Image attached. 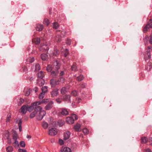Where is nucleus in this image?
<instances>
[{"instance_id":"obj_15","label":"nucleus","mask_w":152,"mask_h":152,"mask_svg":"<svg viewBox=\"0 0 152 152\" xmlns=\"http://www.w3.org/2000/svg\"><path fill=\"white\" fill-rule=\"evenodd\" d=\"M61 114L64 115L66 116L69 114L68 111L65 109L62 108L60 112Z\"/></svg>"},{"instance_id":"obj_24","label":"nucleus","mask_w":152,"mask_h":152,"mask_svg":"<svg viewBox=\"0 0 152 152\" xmlns=\"http://www.w3.org/2000/svg\"><path fill=\"white\" fill-rule=\"evenodd\" d=\"M146 55L145 56V59H150L151 58V54L150 51H147L145 53Z\"/></svg>"},{"instance_id":"obj_44","label":"nucleus","mask_w":152,"mask_h":152,"mask_svg":"<svg viewBox=\"0 0 152 152\" xmlns=\"http://www.w3.org/2000/svg\"><path fill=\"white\" fill-rule=\"evenodd\" d=\"M147 25L149 26L150 28H152V19H151L149 20V21Z\"/></svg>"},{"instance_id":"obj_20","label":"nucleus","mask_w":152,"mask_h":152,"mask_svg":"<svg viewBox=\"0 0 152 152\" xmlns=\"http://www.w3.org/2000/svg\"><path fill=\"white\" fill-rule=\"evenodd\" d=\"M36 28L37 31H41L43 28V26L42 24H37L36 26Z\"/></svg>"},{"instance_id":"obj_57","label":"nucleus","mask_w":152,"mask_h":152,"mask_svg":"<svg viewBox=\"0 0 152 152\" xmlns=\"http://www.w3.org/2000/svg\"><path fill=\"white\" fill-rule=\"evenodd\" d=\"M148 26L146 25L143 28V32L146 33L148 30Z\"/></svg>"},{"instance_id":"obj_61","label":"nucleus","mask_w":152,"mask_h":152,"mask_svg":"<svg viewBox=\"0 0 152 152\" xmlns=\"http://www.w3.org/2000/svg\"><path fill=\"white\" fill-rule=\"evenodd\" d=\"M64 71H61L59 73V77H62L63 75H64Z\"/></svg>"},{"instance_id":"obj_25","label":"nucleus","mask_w":152,"mask_h":152,"mask_svg":"<svg viewBox=\"0 0 152 152\" xmlns=\"http://www.w3.org/2000/svg\"><path fill=\"white\" fill-rule=\"evenodd\" d=\"M44 77V74L43 72L42 71H40L37 74V77L38 78H40L41 79H42Z\"/></svg>"},{"instance_id":"obj_2","label":"nucleus","mask_w":152,"mask_h":152,"mask_svg":"<svg viewBox=\"0 0 152 152\" xmlns=\"http://www.w3.org/2000/svg\"><path fill=\"white\" fill-rule=\"evenodd\" d=\"M59 71L58 70H53L50 74V76L52 78H56L59 77Z\"/></svg>"},{"instance_id":"obj_9","label":"nucleus","mask_w":152,"mask_h":152,"mask_svg":"<svg viewBox=\"0 0 152 152\" xmlns=\"http://www.w3.org/2000/svg\"><path fill=\"white\" fill-rule=\"evenodd\" d=\"M16 123L18 124L19 131L20 132H21L22 130V121L21 119L18 118L16 121Z\"/></svg>"},{"instance_id":"obj_40","label":"nucleus","mask_w":152,"mask_h":152,"mask_svg":"<svg viewBox=\"0 0 152 152\" xmlns=\"http://www.w3.org/2000/svg\"><path fill=\"white\" fill-rule=\"evenodd\" d=\"M45 95V94L42 92H41L39 95V99H42L44 97Z\"/></svg>"},{"instance_id":"obj_41","label":"nucleus","mask_w":152,"mask_h":152,"mask_svg":"<svg viewBox=\"0 0 152 152\" xmlns=\"http://www.w3.org/2000/svg\"><path fill=\"white\" fill-rule=\"evenodd\" d=\"M58 123L60 126H62L64 125V123L62 120H59L58 122Z\"/></svg>"},{"instance_id":"obj_16","label":"nucleus","mask_w":152,"mask_h":152,"mask_svg":"<svg viewBox=\"0 0 152 152\" xmlns=\"http://www.w3.org/2000/svg\"><path fill=\"white\" fill-rule=\"evenodd\" d=\"M41 58L43 61H46L48 59V56L45 53H43L41 55Z\"/></svg>"},{"instance_id":"obj_36","label":"nucleus","mask_w":152,"mask_h":152,"mask_svg":"<svg viewBox=\"0 0 152 152\" xmlns=\"http://www.w3.org/2000/svg\"><path fill=\"white\" fill-rule=\"evenodd\" d=\"M36 114L37 113H36V112L34 111L30 114L29 116L30 118H34Z\"/></svg>"},{"instance_id":"obj_38","label":"nucleus","mask_w":152,"mask_h":152,"mask_svg":"<svg viewBox=\"0 0 152 152\" xmlns=\"http://www.w3.org/2000/svg\"><path fill=\"white\" fill-rule=\"evenodd\" d=\"M31 91V90L30 88H29L28 90L26 91L25 94V95L27 96H28L30 94Z\"/></svg>"},{"instance_id":"obj_14","label":"nucleus","mask_w":152,"mask_h":152,"mask_svg":"<svg viewBox=\"0 0 152 152\" xmlns=\"http://www.w3.org/2000/svg\"><path fill=\"white\" fill-rule=\"evenodd\" d=\"M53 102L50 101L45 106V109L46 110H50L52 107Z\"/></svg>"},{"instance_id":"obj_35","label":"nucleus","mask_w":152,"mask_h":152,"mask_svg":"<svg viewBox=\"0 0 152 152\" xmlns=\"http://www.w3.org/2000/svg\"><path fill=\"white\" fill-rule=\"evenodd\" d=\"M64 152H71V149L67 147H65L63 149Z\"/></svg>"},{"instance_id":"obj_22","label":"nucleus","mask_w":152,"mask_h":152,"mask_svg":"<svg viewBox=\"0 0 152 152\" xmlns=\"http://www.w3.org/2000/svg\"><path fill=\"white\" fill-rule=\"evenodd\" d=\"M53 66L50 65H48L46 67V70L48 72H51L53 71Z\"/></svg>"},{"instance_id":"obj_27","label":"nucleus","mask_w":152,"mask_h":152,"mask_svg":"<svg viewBox=\"0 0 152 152\" xmlns=\"http://www.w3.org/2000/svg\"><path fill=\"white\" fill-rule=\"evenodd\" d=\"M43 23L45 25L48 26L50 23L49 20L47 18L44 19L43 20Z\"/></svg>"},{"instance_id":"obj_30","label":"nucleus","mask_w":152,"mask_h":152,"mask_svg":"<svg viewBox=\"0 0 152 152\" xmlns=\"http://www.w3.org/2000/svg\"><path fill=\"white\" fill-rule=\"evenodd\" d=\"M64 56L65 57H66L69 54V50L67 48H66L64 52H63Z\"/></svg>"},{"instance_id":"obj_47","label":"nucleus","mask_w":152,"mask_h":152,"mask_svg":"<svg viewBox=\"0 0 152 152\" xmlns=\"http://www.w3.org/2000/svg\"><path fill=\"white\" fill-rule=\"evenodd\" d=\"M40 39L39 38H37L35 41V43L36 45H39L40 43Z\"/></svg>"},{"instance_id":"obj_18","label":"nucleus","mask_w":152,"mask_h":152,"mask_svg":"<svg viewBox=\"0 0 152 152\" xmlns=\"http://www.w3.org/2000/svg\"><path fill=\"white\" fill-rule=\"evenodd\" d=\"M77 64L75 62L73 63L72 65L71 66V69L72 71H77Z\"/></svg>"},{"instance_id":"obj_55","label":"nucleus","mask_w":152,"mask_h":152,"mask_svg":"<svg viewBox=\"0 0 152 152\" xmlns=\"http://www.w3.org/2000/svg\"><path fill=\"white\" fill-rule=\"evenodd\" d=\"M83 132L84 134H86L88 133L89 130L87 128H85L83 129Z\"/></svg>"},{"instance_id":"obj_4","label":"nucleus","mask_w":152,"mask_h":152,"mask_svg":"<svg viewBox=\"0 0 152 152\" xmlns=\"http://www.w3.org/2000/svg\"><path fill=\"white\" fill-rule=\"evenodd\" d=\"M62 99L64 101H66L69 103L71 102V96L68 94H66L64 95L61 96Z\"/></svg>"},{"instance_id":"obj_26","label":"nucleus","mask_w":152,"mask_h":152,"mask_svg":"<svg viewBox=\"0 0 152 152\" xmlns=\"http://www.w3.org/2000/svg\"><path fill=\"white\" fill-rule=\"evenodd\" d=\"M13 150V148L12 146H9L6 148V151L7 152H12Z\"/></svg>"},{"instance_id":"obj_42","label":"nucleus","mask_w":152,"mask_h":152,"mask_svg":"<svg viewBox=\"0 0 152 152\" xmlns=\"http://www.w3.org/2000/svg\"><path fill=\"white\" fill-rule=\"evenodd\" d=\"M35 67V69L36 71H39L41 69L40 65L38 64H36Z\"/></svg>"},{"instance_id":"obj_32","label":"nucleus","mask_w":152,"mask_h":152,"mask_svg":"<svg viewBox=\"0 0 152 152\" xmlns=\"http://www.w3.org/2000/svg\"><path fill=\"white\" fill-rule=\"evenodd\" d=\"M42 92L44 94L46 93L48 91V88L46 86L42 87L41 89Z\"/></svg>"},{"instance_id":"obj_37","label":"nucleus","mask_w":152,"mask_h":152,"mask_svg":"<svg viewBox=\"0 0 152 152\" xmlns=\"http://www.w3.org/2000/svg\"><path fill=\"white\" fill-rule=\"evenodd\" d=\"M42 49L45 52H48L49 50V48L47 45H44L42 47Z\"/></svg>"},{"instance_id":"obj_58","label":"nucleus","mask_w":152,"mask_h":152,"mask_svg":"<svg viewBox=\"0 0 152 152\" xmlns=\"http://www.w3.org/2000/svg\"><path fill=\"white\" fill-rule=\"evenodd\" d=\"M71 40L69 39H67L66 41V44L68 45H70L71 43Z\"/></svg>"},{"instance_id":"obj_17","label":"nucleus","mask_w":152,"mask_h":152,"mask_svg":"<svg viewBox=\"0 0 152 152\" xmlns=\"http://www.w3.org/2000/svg\"><path fill=\"white\" fill-rule=\"evenodd\" d=\"M80 125L77 123L76 125H75L74 127V129H75V131L79 132L80 131Z\"/></svg>"},{"instance_id":"obj_59","label":"nucleus","mask_w":152,"mask_h":152,"mask_svg":"<svg viewBox=\"0 0 152 152\" xmlns=\"http://www.w3.org/2000/svg\"><path fill=\"white\" fill-rule=\"evenodd\" d=\"M59 144L61 145H63L64 143V141L62 139H59L58 142Z\"/></svg>"},{"instance_id":"obj_5","label":"nucleus","mask_w":152,"mask_h":152,"mask_svg":"<svg viewBox=\"0 0 152 152\" xmlns=\"http://www.w3.org/2000/svg\"><path fill=\"white\" fill-rule=\"evenodd\" d=\"M59 89L57 88L53 89L52 91L50 92V94L51 97H54L57 96L59 94Z\"/></svg>"},{"instance_id":"obj_29","label":"nucleus","mask_w":152,"mask_h":152,"mask_svg":"<svg viewBox=\"0 0 152 152\" xmlns=\"http://www.w3.org/2000/svg\"><path fill=\"white\" fill-rule=\"evenodd\" d=\"M42 126L44 129H46L48 128V124L46 122L43 121L42 124Z\"/></svg>"},{"instance_id":"obj_49","label":"nucleus","mask_w":152,"mask_h":152,"mask_svg":"<svg viewBox=\"0 0 152 152\" xmlns=\"http://www.w3.org/2000/svg\"><path fill=\"white\" fill-rule=\"evenodd\" d=\"M20 146L22 147H25L26 145V144L24 141H22L20 142Z\"/></svg>"},{"instance_id":"obj_6","label":"nucleus","mask_w":152,"mask_h":152,"mask_svg":"<svg viewBox=\"0 0 152 152\" xmlns=\"http://www.w3.org/2000/svg\"><path fill=\"white\" fill-rule=\"evenodd\" d=\"M58 131L55 128H51L49 129V134L50 136H54L56 135Z\"/></svg>"},{"instance_id":"obj_52","label":"nucleus","mask_w":152,"mask_h":152,"mask_svg":"<svg viewBox=\"0 0 152 152\" xmlns=\"http://www.w3.org/2000/svg\"><path fill=\"white\" fill-rule=\"evenodd\" d=\"M6 134L7 135L6 136L7 139L8 140H10L11 138H10V133L8 130H7L6 132Z\"/></svg>"},{"instance_id":"obj_11","label":"nucleus","mask_w":152,"mask_h":152,"mask_svg":"<svg viewBox=\"0 0 152 152\" xmlns=\"http://www.w3.org/2000/svg\"><path fill=\"white\" fill-rule=\"evenodd\" d=\"M66 121L67 123L69 124H74L75 120L73 119V118H71V117H68L66 118Z\"/></svg>"},{"instance_id":"obj_39","label":"nucleus","mask_w":152,"mask_h":152,"mask_svg":"<svg viewBox=\"0 0 152 152\" xmlns=\"http://www.w3.org/2000/svg\"><path fill=\"white\" fill-rule=\"evenodd\" d=\"M27 106L28 107V108L32 109L33 110V109H34V107L35 106L33 102L31 104V105H30L29 106H28V105H27Z\"/></svg>"},{"instance_id":"obj_45","label":"nucleus","mask_w":152,"mask_h":152,"mask_svg":"<svg viewBox=\"0 0 152 152\" xmlns=\"http://www.w3.org/2000/svg\"><path fill=\"white\" fill-rule=\"evenodd\" d=\"M34 57H30L28 58V59H27V61L29 62V63H31L34 61Z\"/></svg>"},{"instance_id":"obj_51","label":"nucleus","mask_w":152,"mask_h":152,"mask_svg":"<svg viewBox=\"0 0 152 152\" xmlns=\"http://www.w3.org/2000/svg\"><path fill=\"white\" fill-rule=\"evenodd\" d=\"M48 99H44L42 100L41 101V104H46L48 102Z\"/></svg>"},{"instance_id":"obj_60","label":"nucleus","mask_w":152,"mask_h":152,"mask_svg":"<svg viewBox=\"0 0 152 152\" xmlns=\"http://www.w3.org/2000/svg\"><path fill=\"white\" fill-rule=\"evenodd\" d=\"M149 39V37L147 35L146 36H145V38H144L143 39V41L144 42H147L148 41V39Z\"/></svg>"},{"instance_id":"obj_12","label":"nucleus","mask_w":152,"mask_h":152,"mask_svg":"<svg viewBox=\"0 0 152 152\" xmlns=\"http://www.w3.org/2000/svg\"><path fill=\"white\" fill-rule=\"evenodd\" d=\"M71 133L69 131H67L64 133V140H68L70 137Z\"/></svg>"},{"instance_id":"obj_62","label":"nucleus","mask_w":152,"mask_h":152,"mask_svg":"<svg viewBox=\"0 0 152 152\" xmlns=\"http://www.w3.org/2000/svg\"><path fill=\"white\" fill-rule=\"evenodd\" d=\"M18 151L19 152H26V150L21 148H19L18 149Z\"/></svg>"},{"instance_id":"obj_50","label":"nucleus","mask_w":152,"mask_h":152,"mask_svg":"<svg viewBox=\"0 0 152 152\" xmlns=\"http://www.w3.org/2000/svg\"><path fill=\"white\" fill-rule=\"evenodd\" d=\"M11 115H8L7 116V118L6 119V122L8 123L10 121V119L11 118Z\"/></svg>"},{"instance_id":"obj_10","label":"nucleus","mask_w":152,"mask_h":152,"mask_svg":"<svg viewBox=\"0 0 152 152\" xmlns=\"http://www.w3.org/2000/svg\"><path fill=\"white\" fill-rule=\"evenodd\" d=\"M152 68V63H148L145 66V69L148 72L150 71Z\"/></svg>"},{"instance_id":"obj_56","label":"nucleus","mask_w":152,"mask_h":152,"mask_svg":"<svg viewBox=\"0 0 152 152\" xmlns=\"http://www.w3.org/2000/svg\"><path fill=\"white\" fill-rule=\"evenodd\" d=\"M24 102V99L22 98H20V101L18 103V105H21Z\"/></svg>"},{"instance_id":"obj_33","label":"nucleus","mask_w":152,"mask_h":152,"mask_svg":"<svg viewBox=\"0 0 152 152\" xmlns=\"http://www.w3.org/2000/svg\"><path fill=\"white\" fill-rule=\"evenodd\" d=\"M59 26V24L57 22H54L53 23V28L54 29H56L58 28Z\"/></svg>"},{"instance_id":"obj_7","label":"nucleus","mask_w":152,"mask_h":152,"mask_svg":"<svg viewBox=\"0 0 152 152\" xmlns=\"http://www.w3.org/2000/svg\"><path fill=\"white\" fill-rule=\"evenodd\" d=\"M50 84L51 88L55 87L57 85H58L57 80L54 78L51 79L50 80Z\"/></svg>"},{"instance_id":"obj_48","label":"nucleus","mask_w":152,"mask_h":152,"mask_svg":"<svg viewBox=\"0 0 152 152\" xmlns=\"http://www.w3.org/2000/svg\"><path fill=\"white\" fill-rule=\"evenodd\" d=\"M39 86H42L45 83V81L43 80L42 81L41 80L38 82Z\"/></svg>"},{"instance_id":"obj_34","label":"nucleus","mask_w":152,"mask_h":152,"mask_svg":"<svg viewBox=\"0 0 152 152\" xmlns=\"http://www.w3.org/2000/svg\"><path fill=\"white\" fill-rule=\"evenodd\" d=\"M15 142L14 143H13V146L15 147H19V145L18 143V141L16 140H14Z\"/></svg>"},{"instance_id":"obj_23","label":"nucleus","mask_w":152,"mask_h":152,"mask_svg":"<svg viewBox=\"0 0 152 152\" xmlns=\"http://www.w3.org/2000/svg\"><path fill=\"white\" fill-rule=\"evenodd\" d=\"M141 143L145 144L148 142V140L147 137H141Z\"/></svg>"},{"instance_id":"obj_31","label":"nucleus","mask_w":152,"mask_h":152,"mask_svg":"<svg viewBox=\"0 0 152 152\" xmlns=\"http://www.w3.org/2000/svg\"><path fill=\"white\" fill-rule=\"evenodd\" d=\"M83 78L84 77L83 75H80L77 77L76 80L78 81H81L83 80Z\"/></svg>"},{"instance_id":"obj_13","label":"nucleus","mask_w":152,"mask_h":152,"mask_svg":"<svg viewBox=\"0 0 152 152\" xmlns=\"http://www.w3.org/2000/svg\"><path fill=\"white\" fill-rule=\"evenodd\" d=\"M20 110L21 112L23 114H26L27 111V106L26 105H23L20 108Z\"/></svg>"},{"instance_id":"obj_63","label":"nucleus","mask_w":152,"mask_h":152,"mask_svg":"<svg viewBox=\"0 0 152 152\" xmlns=\"http://www.w3.org/2000/svg\"><path fill=\"white\" fill-rule=\"evenodd\" d=\"M18 136V135H13L12 136L13 139L14 140H17Z\"/></svg>"},{"instance_id":"obj_3","label":"nucleus","mask_w":152,"mask_h":152,"mask_svg":"<svg viewBox=\"0 0 152 152\" xmlns=\"http://www.w3.org/2000/svg\"><path fill=\"white\" fill-rule=\"evenodd\" d=\"M39 113V115L37 116V119L38 121H41L45 115L46 112L45 111L42 110Z\"/></svg>"},{"instance_id":"obj_53","label":"nucleus","mask_w":152,"mask_h":152,"mask_svg":"<svg viewBox=\"0 0 152 152\" xmlns=\"http://www.w3.org/2000/svg\"><path fill=\"white\" fill-rule=\"evenodd\" d=\"M62 98H58L56 99V101L58 103L60 104L62 102Z\"/></svg>"},{"instance_id":"obj_28","label":"nucleus","mask_w":152,"mask_h":152,"mask_svg":"<svg viewBox=\"0 0 152 152\" xmlns=\"http://www.w3.org/2000/svg\"><path fill=\"white\" fill-rule=\"evenodd\" d=\"M66 87H62L61 89V93L63 95L66 92Z\"/></svg>"},{"instance_id":"obj_46","label":"nucleus","mask_w":152,"mask_h":152,"mask_svg":"<svg viewBox=\"0 0 152 152\" xmlns=\"http://www.w3.org/2000/svg\"><path fill=\"white\" fill-rule=\"evenodd\" d=\"M71 94L72 96H76L77 95V92L75 90L72 91L71 92Z\"/></svg>"},{"instance_id":"obj_8","label":"nucleus","mask_w":152,"mask_h":152,"mask_svg":"<svg viewBox=\"0 0 152 152\" xmlns=\"http://www.w3.org/2000/svg\"><path fill=\"white\" fill-rule=\"evenodd\" d=\"M60 53V50L56 48L55 47L54 48L52 53L53 56L58 57Z\"/></svg>"},{"instance_id":"obj_54","label":"nucleus","mask_w":152,"mask_h":152,"mask_svg":"<svg viewBox=\"0 0 152 152\" xmlns=\"http://www.w3.org/2000/svg\"><path fill=\"white\" fill-rule=\"evenodd\" d=\"M33 103L35 106H37V105H39L42 104L40 101H36Z\"/></svg>"},{"instance_id":"obj_43","label":"nucleus","mask_w":152,"mask_h":152,"mask_svg":"<svg viewBox=\"0 0 152 152\" xmlns=\"http://www.w3.org/2000/svg\"><path fill=\"white\" fill-rule=\"evenodd\" d=\"M71 117L73 118V119L75 120V121L77 120L78 118L77 115L75 114H72Z\"/></svg>"},{"instance_id":"obj_19","label":"nucleus","mask_w":152,"mask_h":152,"mask_svg":"<svg viewBox=\"0 0 152 152\" xmlns=\"http://www.w3.org/2000/svg\"><path fill=\"white\" fill-rule=\"evenodd\" d=\"M42 107L40 106H35V107L34 108V111H35L37 113L42 110Z\"/></svg>"},{"instance_id":"obj_21","label":"nucleus","mask_w":152,"mask_h":152,"mask_svg":"<svg viewBox=\"0 0 152 152\" xmlns=\"http://www.w3.org/2000/svg\"><path fill=\"white\" fill-rule=\"evenodd\" d=\"M59 77L57 80V82L58 83V85L59 84L60 82L63 83H64L65 81V79L64 77Z\"/></svg>"},{"instance_id":"obj_64","label":"nucleus","mask_w":152,"mask_h":152,"mask_svg":"<svg viewBox=\"0 0 152 152\" xmlns=\"http://www.w3.org/2000/svg\"><path fill=\"white\" fill-rule=\"evenodd\" d=\"M149 42L150 44H152V36H150V39H149Z\"/></svg>"},{"instance_id":"obj_1","label":"nucleus","mask_w":152,"mask_h":152,"mask_svg":"<svg viewBox=\"0 0 152 152\" xmlns=\"http://www.w3.org/2000/svg\"><path fill=\"white\" fill-rule=\"evenodd\" d=\"M53 66L54 70L59 71L61 66V64L59 61L56 60L53 63Z\"/></svg>"}]
</instances>
